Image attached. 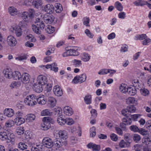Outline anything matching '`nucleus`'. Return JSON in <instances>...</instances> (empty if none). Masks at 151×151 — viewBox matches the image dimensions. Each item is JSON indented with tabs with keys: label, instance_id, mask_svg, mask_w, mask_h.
<instances>
[{
	"label": "nucleus",
	"instance_id": "nucleus-57",
	"mask_svg": "<svg viewBox=\"0 0 151 151\" xmlns=\"http://www.w3.org/2000/svg\"><path fill=\"white\" fill-rule=\"evenodd\" d=\"M73 65L76 67H78L81 65V61L80 60H78L76 59L74 60L73 61Z\"/></svg>",
	"mask_w": 151,
	"mask_h": 151
},
{
	"label": "nucleus",
	"instance_id": "nucleus-18",
	"mask_svg": "<svg viewBox=\"0 0 151 151\" xmlns=\"http://www.w3.org/2000/svg\"><path fill=\"white\" fill-rule=\"evenodd\" d=\"M15 124L17 125H20L25 122V119L22 117H17L15 119Z\"/></svg>",
	"mask_w": 151,
	"mask_h": 151
},
{
	"label": "nucleus",
	"instance_id": "nucleus-45",
	"mask_svg": "<svg viewBox=\"0 0 151 151\" xmlns=\"http://www.w3.org/2000/svg\"><path fill=\"white\" fill-rule=\"evenodd\" d=\"M65 124H66L69 125H71L74 123L73 119L71 118H67L65 119Z\"/></svg>",
	"mask_w": 151,
	"mask_h": 151
},
{
	"label": "nucleus",
	"instance_id": "nucleus-53",
	"mask_svg": "<svg viewBox=\"0 0 151 151\" xmlns=\"http://www.w3.org/2000/svg\"><path fill=\"white\" fill-rule=\"evenodd\" d=\"M139 91L141 94L143 96H146L149 93V91L147 89H145L144 87L141 90Z\"/></svg>",
	"mask_w": 151,
	"mask_h": 151
},
{
	"label": "nucleus",
	"instance_id": "nucleus-30",
	"mask_svg": "<svg viewBox=\"0 0 151 151\" xmlns=\"http://www.w3.org/2000/svg\"><path fill=\"white\" fill-rule=\"evenodd\" d=\"M49 104L51 105L52 107H53L56 104V100L52 97H50L48 98Z\"/></svg>",
	"mask_w": 151,
	"mask_h": 151
},
{
	"label": "nucleus",
	"instance_id": "nucleus-46",
	"mask_svg": "<svg viewBox=\"0 0 151 151\" xmlns=\"http://www.w3.org/2000/svg\"><path fill=\"white\" fill-rule=\"evenodd\" d=\"M83 24L87 27H90L89 24L90 19L88 17H85L83 19Z\"/></svg>",
	"mask_w": 151,
	"mask_h": 151
},
{
	"label": "nucleus",
	"instance_id": "nucleus-4",
	"mask_svg": "<svg viewBox=\"0 0 151 151\" xmlns=\"http://www.w3.org/2000/svg\"><path fill=\"white\" fill-rule=\"evenodd\" d=\"M136 110V108L133 105H130L127 107L126 109H123L122 111V115L124 116H127L128 114L130 115V114H129V113H134Z\"/></svg>",
	"mask_w": 151,
	"mask_h": 151
},
{
	"label": "nucleus",
	"instance_id": "nucleus-23",
	"mask_svg": "<svg viewBox=\"0 0 151 151\" xmlns=\"http://www.w3.org/2000/svg\"><path fill=\"white\" fill-rule=\"evenodd\" d=\"M85 103L87 104H90L92 102V96L91 95H86L84 98Z\"/></svg>",
	"mask_w": 151,
	"mask_h": 151
},
{
	"label": "nucleus",
	"instance_id": "nucleus-42",
	"mask_svg": "<svg viewBox=\"0 0 151 151\" xmlns=\"http://www.w3.org/2000/svg\"><path fill=\"white\" fill-rule=\"evenodd\" d=\"M15 32L17 37H19L22 35V29L19 26L17 27L15 30Z\"/></svg>",
	"mask_w": 151,
	"mask_h": 151
},
{
	"label": "nucleus",
	"instance_id": "nucleus-40",
	"mask_svg": "<svg viewBox=\"0 0 151 151\" xmlns=\"http://www.w3.org/2000/svg\"><path fill=\"white\" fill-rule=\"evenodd\" d=\"M24 132V127H19L16 130V132L18 135L23 134Z\"/></svg>",
	"mask_w": 151,
	"mask_h": 151
},
{
	"label": "nucleus",
	"instance_id": "nucleus-5",
	"mask_svg": "<svg viewBox=\"0 0 151 151\" xmlns=\"http://www.w3.org/2000/svg\"><path fill=\"white\" fill-rule=\"evenodd\" d=\"M43 145L48 148L52 147L54 145L52 139L48 137H46L43 138L42 141Z\"/></svg>",
	"mask_w": 151,
	"mask_h": 151
},
{
	"label": "nucleus",
	"instance_id": "nucleus-10",
	"mask_svg": "<svg viewBox=\"0 0 151 151\" xmlns=\"http://www.w3.org/2000/svg\"><path fill=\"white\" fill-rule=\"evenodd\" d=\"M43 19L46 23L51 24L54 22L55 18L52 15L45 14L44 15Z\"/></svg>",
	"mask_w": 151,
	"mask_h": 151
},
{
	"label": "nucleus",
	"instance_id": "nucleus-22",
	"mask_svg": "<svg viewBox=\"0 0 151 151\" xmlns=\"http://www.w3.org/2000/svg\"><path fill=\"white\" fill-rule=\"evenodd\" d=\"M132 138L133 141L135 143H138L141 140V137L140 135L137 134H134L132 135Z\"/></svg>",
	"mask_w": 151,
	"mask_h": 151
},
{
	"label": "nucleus",
	"instance_id": "nucleus-13",
	"mask_svg": "<svg viewBox=\"0 0 151 151\" xmlns=\"http://www.w3.org/2000/svg\"><path fill=\"white\" fill-rule=\"evenodd\" d=\"M7 41L8 45L10 46H14L17 43L16 39L12 35L8 37Z\"/></svg>",
	"mask_w": 151,
	"mask_h": 151
},
{
	"label": "nucleus",
	"instance_id": "nucleus-64",
	"mask_svg": "<svg viewBox=\"0 0 151 151\" xmlns=\"http://www.w3.org/2000/svg\"><path fill=\"white\" fill-rule=\"evenodd\" d=\"M118 16L119 18L124 19L126 17L125 13L124 12H120L118 14Z\"/></svg>",
	"mask_w": 151,
	"mask_h": 151
},
{
	"label": "nucleus",
	"instance_id": "nucleus-60",
	"mask_svg": "<svg viewBox=\"0 0 151 151\" xmlns=\"http://www.w3.org/2000/svg\"><path fill=\"white\" fill-rule=\"evenodd\" d=\"M33 0H26L24 2L25 5L27 6H31L33 5Z\"/></svg>",
	"mask_w": 151,
	"mask_h": 151
},
{
	"label": "nucleus",
	"instance_id": "nucleus-11",
	"mask_svg": "<svg viewBox=\"0 0 151 151\" xmlns=\"http://www.w3.org/2000/svg\"><path fill=\"white\" fill-rule=\"evenodd\" d=\"M37 81L38 83L43 86L47 83V79L45 76L40 75L37 77Z\"/></svg>",
	"mask_w": 151,
	"mask_h": 151
},
{
	"label": "nucleus",
	"instance_id": "nucleus-39",
	"mask_svg": "<svg viewBox=\"0 0 151 151\" xmlns=\"http://www.w3.org/2000/svg\"><path fill=\"white\" fill-rule=\"evenodd\" d=\"M27 145L24 142H20L18 144V148L22 150L26 149L27 148Z\"/></svg>",
	"mask_w": 151,
	"mask_h": 151
},
{
	"label": "nucleus",
	"instance_id": "nucleus-21",
	"mask_svg": "<svg viewBox=\"0 0 151 151\" xmlns=\"http://www.w3.org/2000/svg\"><path fill=\"white\" fill-rule=\"evenodd\" d=\"M55 8H54V9H55L57 13H60L63 10V9L62 6L60 3H55Z\"/></svg>",
	"mask_w": 151,
	"mask_h": 151
},
{
	"label": "nucleus",
	"instance_id": "nucleus-31",
	"mask_svg": "<svg viewBox=\"0 0 151 151\" xmlns=\"http://www.w3.org/2000/svg\"><path fill=\"white\" fill-rule=\"evenodd\" d=\"M10 14L12 16H15L17 14V11L16 8L14 7H10L9 8Z\"/></svg>",
	"mask_w": 151,
	"mask_h": 151
},
{
	"label": "nucleus",
	"instance_id": "nucleus-14",
	"mask_svg": "<svg viewBox=\"0 0 151 151\" xmlns=\"http://www.w3.org/2000/svg\"><path fill=\"white\" fill-rule=\"evenodd\" d=\"M21 76L22 77L20 80H21L23 83H27L29 82L30 77L29 74L24 73L21 75Z\"/></svg>",
	"mask_w": 151,
	"mask_h": 151
},
{
	"label": "nucleus",
	"instance_id": "nucleus-7",
	"mask_svg": "<svg viewBox=\"0 0 151 151\" xmlns=\"http://www.w3.org/2000/svg\"><path fill=\"white\" fill-rule=\"evenodd\" d=\"M132 84L133 86L135 87V88L140 91L144 87V83L140 80H134L133 81Z\"/></svg>",
	"mask_w": 151,
	"mask_h": 151
},
{
	"label": "nucleus",
	"instance_id": "nucleus-55",
	"mask_svg": "<svg viewBox=\"0 0 151 151\" xmlns=\"http://www.w3.org/2000/svg\"><path fill=\"white\" fill-rule=\"evenodd\" d=\"M50 124H48L44 123L42 125L41 129L43 130H46L50 128Z\"/></svg>",
	"mask_w": 151,
	"mask_h": 151
},
{
	"label": "nucleus",
	"instance_id": "nucleus-27",
	"mask_svg": "<svg viewBox=\"0 0 151 151\" xmlns=\"http://www.w3.org/2000/svg\"><path fill=\"white\" fill-rule=\"evenodd\" d=\"M132 137H131L129 134H126L124 135V139L125 140L126 142L129 145L132 142Z\"/></svg>",
	"mask_w": 151,
	"mask_h": 151
},
{
	"label": "nucleus",
	"instance_id": "nucleus-63",
	"mask_svg": "<svg viewBox=\"0 0 151 151\" xmlns=\"http://www.w3.org/2000/svg\"><path fill=\"white\" fill-rule=\"evenodd\" d=\"M91 116L93 117V118H95L97 116V111L94 109H92L91 111Z\"/></svg>",
	"mask_w": 151,
	"mask_h": 151
},
{
	"label": "nucleus",
	"instance_id": "nucleus-56",
	"mask_svg": "<svg viewBox=\"0 0 151 151\" xmlns=\"http://www.w3.org/2000/svg\"><path fill=\"white\" fill-rule=\"evenodd\" d=\"M14 136L13 134H10L9 137H8V138H7L8 140V142H11L12 144H14Z\"/></svg>",
	"mask_w": 151,
	"mask_h": 151
},
{
	"label": "nucleus",
	"instance_id": "nucleus-6",
	"mask_svg": "<svg viewBox=\"0 0 151 151\" xmlns=\"http://www.w3.org/2000/svg\"><path fill=\"white\" fill-rule=\"evenodd\" d=\"M42 10L47 14H51L54 12V8L52 5L51 4H47V5L43 6L42 7Z\"/></svg>",
	"mask_w": 151,
	"mask_h": 151
},
{
	"label": "nucleus",
	"instance_id": "nucleus-50",
	"mask_svg": "<svg viewBox=\"0 0 151 151\" xmlns=\"http://www.w3.org/2000/svg\"><path fill=\"white\" fill-rule=\"evenodd\" d=\"M14 121L11 120L7 121L5 123V125L6 127H10L14 126Z\"/></svg>",
	"mask_w": 151,
	"mask_h": 151
},
{
	"label": "nucleus",
	"instance_id": "nucleus-35",
	"mask_svg": "<svg viewBox=\"0 0 151 151\" xmlns=\"http://www.w3.org/2000/svg\"><path fill=\"white\" fill-rule=\"evenodd\" d=\"M8 138V135L5 132H0V139L2 140H6Z\"/></svg>",
	"mask_w": 151,
	"mask_h": 151
},
{
	"label": "nucleus",
	"instance_id": "nucleus-36",
	"mask_svg": "<svg viewBox=\"0 0 151 151\" xmlns=\"http://www.w3.org/2000/svg\"><path fill=\"white\" fill-rule=\"evenodd\" d=\"M136 89L135 88L133 89L131 87H129L128 88V91L127 92L130 95H134L136 93Z\"/></svg>",
	"mask_w": 151,
	"mask_h": 151
},
{
	"label": "nucleus",
	"instance_id": "nucleus-17",
	"mask_svg": "<svg viewBox=\"0 0 151 151\" xmlns=\"http://www.w3.org/2000/svg\"><path fill=\"white\" fill-rule=\"evenodd\" d=\"M4 115L8 117H11L14 114V111L12 109L10 108L5 109L4 111Z\"/></svg>",
	"mask_w": 151,
	"mask_h": 151
},
{
	"label": "nucleus",
	"instance_id": "nucleus-1",
	"mask_svg": "<svg viewBox=\"0 0 151 151\" xmlns=\"http://www.w3.org/2000/svg\"><path fill=\"white\" fill-rule=\"evenodd\" d=\"M3 73L6 77L8 78H12L14 80H20L22 77L21 73L17 71L12 72L10 71L8 68L4 69Z\"/></svg>",
	"mask_w": 151,
	"mask_h": 151
},
{
	"label": "nucleus",
	"instance_id": "nucleus-58",
	"mask_svg": "<svg viewBox=\"0 0 151 151\" xmlns=\"http://www.w3.org/2000/svg\"><path fill=\"white\" fill-rule=\"evenodd\" d=\"M95 128L93 127L91 128L90 130V135L91 137H93L96 135Z\"/></svg>",
	"mask_w": 151,
	"mask_h": 151
},
{
	"label": "nucleus",
	"instance_id": "nucleus-49",
	"mask_svg": "<svg viewBox=\"0 0 151 151\" xmlns=\"http://www.w3.org/2000/svg\"><path fill=\"white\" fill-rule=\"evenodd\" d=\"M90 58V56L87 53H84L82 58V60L85 62L88 61Z\"/></svg>",
	"mask_w": 151,
	"mask_h": 151
},
{
	"label": "nucleus",
	"instance_id": "nucleus-20",
	"mask_svg": "<svg viewBox=\"0 0 151 151\" xmlns=\"http://www.w3.org/2000/svg\"><path fill=\"white\" fill-rule=\"evenodd\" d=\"M125 116L126 117V118H124L122 119V122L125 123L127 125L131 124L132 122L131 118L129 117V116L127 115Z\"/></svg>",
	"mask_w": 151,
	"mask_h": 151
},
{
	"label": "nucleus",
	"instance_id": "nucleus-47",
	"mask_svg": "<svg viewBox=\"0 0 151 151\" xmlns=\"http://www.w3.org/2000/svg\"><path fill=\"white\" fill-rule=\"evenodd\" d=\"M129 129L131 131L136 132H138L139 128L135 125H132L130 127Z\"/></svg>",
	"mask_w": 151,
	"mask_h": 151
},
{
	"label": "nucleus",
	"instance_id": "nucleus-61",
	"mask_svg": "<svg viewBox=\"0 0 151 151\" xmlns=\"http://www.w3.org/2000/svg\"><path fill=\"white\" fill-rule=\"evenodd\" d=\"M111 140L113 141H116L118 139V137L114 133L111 134L110 136Z\"/></svg>",
	"mask_w": 151,
	"mask_h": 151
},
{
	"label": "nucleus",
	"instance_id": "nucleus-3",
	"mask_svg": "<svg viewBox=\"0 0 151 151\" xmlns=\"http://www.w3.org/2000/svg\"><path fill=\"white\" fill-rule=\"evenodd\" d=\"M35 14V12L33 9H29V12H24L22 14V19L26 22H28L32 21Z\"/></svg>",
	"mask_w": 151,
	"mask_h": 151
},
{
	"label": "nucleus",
	"instance_id": "nucleus-15",
	"mask_svg": "<svg viewBox=\"0 0 151 151\" xmlns=\"http://www.w3.org/2000/svg\"><path fill=\"white\" fill-rule=\"evenodd\" d=\"M37 102L36 100L29 99L28 97H26L24 100V102L26 105L31 106L35 105Z\"/></svg>",
	"mask_w": 151,
	"mask_h": 151
},
{
	"label": "nucleus",
	"instance_id": "nucleus-52",
	"mask_svg": "<svg viewBox=\"0 0 151 151\" xmlns=\"http://www.w3.org/2000/svg\"><path fill=\"white\" fill-rule=\"evenodd\" d=\"M135 101V100L134 97H129L127 99L126 102L127 104H130L134 103Z\"/></svg>",
	"mask_w": 151,
	"mask_h": 151
},
{
	"label": "nucleus",
	"instance_id": "nucleus-26",
	"mask_svg": "<svg viewBox=\"0 0 151 151\" xmlns=\"http://www.w3.org/2000/svg\"><path fill=\"white\" fill-rule=\"evenodd\" d=\"M42 121L44 123L48 124L50 123L53 124L54 122L53 120L49 117H45L43 118Z\"/></svg>",
	"mask_w": 151,
	"mask_h": 151
},
{
	"label": "nucleus",
	"instance_id": "nucleus-38",
	"mask_svg": "<svg viewBox=\"0 0 151 151\" xmlns=\"http://www.w3.org/2000/svg\"><path fill=\"white\" fill-rule=\"evenodd\" d=\"M35 116L33 114H30L28 115L26 119L28 122H31L35 119Z\"/></svg>",
	"mask_w": 151,
	"mask_h": 151
},
{
	"label": "nucleus",
	"instance_id": "nucleus-59",
	"mask_svg": "<svg viewBox=\"0 0 151 151\" xmlns=\"http://www.w3.org/2000/svg\"><path fill=\"white\" fill-rule=\"evenodd\" d=\"M52 66V70L54 71L55 72L58 71V68L57 67V64L55 63H53L50 64Z\"/></svg>",
	"mask_w": 151,
	"mask_h": 151
},
{
	"label": "nucleus",
	"instance_id": "nucleus-37",
	"mask_svg": "<svg viewBox=\"0 0 151 151\" xmlns=\"http://www.w3.org/2000/svg\"><path fill=\"white\" fill-rule=\"evenodd\" d=\"M37 102L39 104L42 105L45 104L46 102V100L44 99V98L41 96H39L36 99Z\"/></svg>",
	"mask_w": 151,
	"mask_h": 151
},
{
	"label": "nucleus",
	"instance_id": "nucleus-34",
	"mask_svg": "<svg viewBox=\"0 0 151 151\" xmlns=\"http://www.w3.org/2000/svg\"><path fill=\"white\" fill-rule=\"evenodd\" d=\"M115 8L119 11H122L123 9V6L121 4L119 1L116 2L114 4Z\"/></svg>",
	"mask_w": 151,
	"mask_h": 151
},
{
	"label": "nucleus",
	"instance_id": "nucleus-51",
	"mask_svg": "<svg viewBox=\"0 0 151 151\" xmlns=\"http://www.w3.org/2000/svg\"><path fill=\"white\" fill-rule=\"evenodd\" d=\"M147 37L146 34H142L141 35H137L136 36V40H142L145 39Z\"/></svg>",
	"mask_w": 151,
	"mask_h": 151
},
{
	"label": "nucleus",
	"instance_id": "nucleus-28",
	"mask_svg": "<svg viewBox=\"0 0 151 151\" xmlns=\"http://www.w3.org/2000/svg\"><path fill=\"white\" fill-rule=\"evenodd\" d=\"M127 85L125 84L122 83L121 84L119 87L120 91L123 93H125L127 92L128 88H127Z\"/></svg>",
	"mask_w": 151,
	"mask_h": 151
},
{
	"label": "nucleus",
	"instance_id": "nucleus-33",
	"mask_svg": "<svg viewBox=\"0 0 151 151\" xmlns=\"http://www.w3.org/2000/svg\"><path fill=\"white\" fill-rule=\"evenodd\" d=\"M77 49L75 50L70 49L68 50L69 53L70 54L68 56H77L79 55V53L77 51Z\"/></svg>",
	"mask_w": 151,
	"mask_h": 151
},
{
	"label": "nucleus",
	"instance_id": "nucleus-8",
	"mask_svg": "<svg viewBox=\"0 0 151 151\" xmlns=\"http://www.w3.org/2000/svg\"><path fill=\"white\" fill-rule=\"evenodd\" d=\"M54 145L58 148H60L63 146H65L67 142L65 140H62L61 139H55L54 140Z\"/></svg>",
	"mask_w": 151,
	"mask_h": 151
},
{
	"label": "nucleus",
	"instance_id": "nucleus-43",
	"mask_svg": "<svg viewBox=\"0 0 151 151\" xmlns=\"http://www.w3.org/2000/svg\"><path fill=\"white\" fill-rule=\"evenodd\" d=\"M46 32L48 34H51L53 33L55 31V28L51 26H49L45 29Z\"/></svg>",
	"mask_w": 151,
	"mask_h": 151
},
{
	"label": "nucleus",
	"instance_id": "nucleus-54",
	"mask_svg": "<svg viewBox=\"0 0 151 151\" xmlns=\"http://www.w3.org/2000/svg\"><path fill=\"white\" fill-rule=\"evenodd\" d=\"M141 115L140 114H135L132 115H131V118L132 120V119L134 121H137V119L140 117L141 116Z\"/></svg>",
	"mask_w": 151,
	"mask_h": 151
},
{
	"label": "nucleus",
	"instance_id": "nucleus-32",
	"mask_svg": "<svg viewBox=\"0 0 151 151\" xmlns=\"http://www.w3.org/2000/svg\"><path fill=\"white\" fill-rule=\"evenodd\" d=\"M57 121L58 123L60 125H64L65 124V119L63 118L62 115H60L57 118Z\"/></svg>",
	"mask_w": 151,
	"mask_h": 151
},
{
	"label": "nucleus",
	"instance_id": "nucleus-29",
	"mask_svg": "<svg viewBox=\"0 0 151 151\" xmlns=\"http://www.w3.org/2000/svg\"><path fill=\"white\" fill-rule=\"evenodd\" d=\"M42 1L40 0H33L32 5L35 8H38L39 7L42 5Z\"/></svg>",
	"mask_w": 151,
	"mask_h": 151
},
{
	"label": "nucleus",
	"instance_id": "nucleus-9",
	"mask_svg": "<svg viewBox=\"0 0 151 151\" xmlns=\"http://www.w3.org/2000/svg\"><path fill=\"white\" fill-rule=\"evenodd\" d=\"M86 78V75L85 74H81L80 76H76L74 77L73 79L72 82L74 83H77L79 82V81L81 83L85 81Z\"/></svg>",
	"mask_w": 151,
	"mask_h": 151
},
{
	"label": "nucleus",
	"instance_id": "nucleus-48",
	"mask_svg": "<svg viewBox=\"0 0 151 151\" xmlns=\"http://www.w3.org/2000/svg\"><path fill=\"white\" fill-rule=\"evenodd\" d=\"M52 113L50 112L48 109H46L42 111L41 112V115L42 116L45 115H51Z\"/></svg>",
	"mask_w": 151,
	"mask_h": 151
},
{
	"label": "nucleus",
	"instance_id": "nucleus-2",
	"mask_svg": "<svg viewBox=\"0 0 151 151\" xmlns=\"http://www.w3.org/2000/svg\"><path fill=\"white\" fill-rule=\"evenodd\" d=\"M45 25V23L40 19L37 18L35 22V24H33L32 26V29L33 31L37 34H40L41 33V31L40 30L39 28L42 29H44Z\"/></svg>",
	"mask_w": 151,
	"mask_h": 151
},
{
	"label": "nucleus",
	"instance_id": "nucleus-62",
	"mask_svg": "<svg viewBox=\"0 0 151 151\" xmlns=\"http://www.w3.org/2000/svg\"><path fill=\"white\" fill-rule=\"evenodd\" d=\"M54 94L58 96H61L63 94V91L61 89L58 90V91L55 90Z\"/></svg>",
	"mask_w": 151,
	"mask_h": 151
},
{
	"label": "nucleus",
	"instance_id": "nucleus-16",
	"mask_svg": "<svg viewBox=\"0 0 151 151\" xmlns=\"http://www.w3.org/2000/svg\"><path fill=\"white\" fill-rule=\"evenodd\" d=\"M42 85L38 83H35L33 86V88L35 92L40 93L43 90V88L42 86Z\"/></svg>",
	"mask_w": 151,
	"mask_h": 151
},
{
	"label": "nucleus",
	"instance_id": "nucleus-41",
	"mask_svg": "<svg viewBox=\"0 0 151 151\" xmlns=\"http://www.w3.org/2000/svg\"><path fill=\"white\" fill-rule=\"evenodd\" d=\"M130 145L124 140H122L119 143V146L121 147H126L129 146Z\"/></svg>",
	"mask_w": 151,
	"mask_h": 151
},
{
	"label": "nucleus",
	"instance_id": "nucleus-12",
	"mask_svg": "<svg viewBox=\"0 0 151 151\" xmlns=\"http://www.w3.org/2000/svg\"><path fill=\"white\" fill-rule=\"evenodd\" d=\"M87 147L90 149H92L93 151H99L100 146L99 145H96L93 143L90 142L87 145Z\"/></svg>",
	"mask_w": 151,
	"mask_h": 151
},
{
	"label": "nucleus",
	"instance_id": "nucleus-44",
	"mask_svg": "<svg viewBox=\"0 0 151 151\" xmlns=\"http://www.w3.org/2000/svg\"><path fill=\"white\" fill-rule=\"evenodd\" d=\"M138 132L139 134L143 136L148 135L149 133L148 131L142 128H139Z\"/></svg>",
	"mask_w": 151,
	"mask_h": 151
},
{
	"label": "nucleus",
	"instance_id": "nucleus-19",
	"mask_svg": "<svg viewBox=\"0 0 151 151\" xmlns=\"http://www.w3.org/2000/svg\"><path fill=\"white\" fill-rule=\"evenodd\" d=\"M59 136L60 138L63 140H65L68 137L66 132L64 130H60L59 132Z\"/></svg>",
	"mask_w": 151,
	"mask_h": 151
},
{
	"label": "nucleus",
	"instance_id": "nucleus-25",
	"mask_svg": "<svg viewBox=\"0 0 151 151\" xmlns=\"http://www.w3.org/2000/svg\"><path fill=\"white\" fill-rule=\"evenodd\" d=\"M147 3V2L143 0H138L134 3V4L136 6H141L146 5Z\"/></svg>",
	"mask_w": 151,
	"mask_h": 151
},
{
	"label": "nucleus",
	"instance_id": "nucleus-24",
	"mask_svg": "<svg viewBox=\"0 0 151 151\" xmlns=\"http://www.w3.org/2000/svg\"><path fill=\"white\" fill-rule=\"evenodd\" d=\"M63 111L64 114L69 116L73 114L72 109L68 106L65 107Z\"/></svg>",
	"mask_w": 151,
	"mask_h": 151
}]
</instances>
